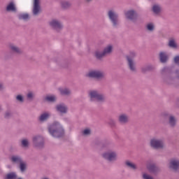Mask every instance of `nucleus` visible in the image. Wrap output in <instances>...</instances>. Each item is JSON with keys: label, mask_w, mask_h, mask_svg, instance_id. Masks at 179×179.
<instances>
[{"label": "nucleus", "mask_w": 179, "mask_h": 179, "mask_svg": "<svg viewBox=\"0 0 179 179\" xmlns=\"http://www.w3.org/2000/svg\"><path fill=\"white\" fill-rule=\"evenodd\" d=\"M148 1H154V0H148Z\"/></svg>", "instance_id": "nucleus-49"}, {"label": "nucleus", "mask_w": 179, "mask_h": 179, "mask_svg": "<svg viewBox=\"0 0 179 179\" xmlns=\"http://www.w3.org/2000/svg\"><path fill=\"white\" fill-rule=\"evenodd\" d=\"M9 48L12 54H15V55H22L23 54V50L13 43L9 45Z\"/></svg>", "instance_id": "nucleus-19"}, {"label": "nucleus", "mask_w": 179, "mask_h": 179, "mask_svg": "<svg viewBox=\"0 0 179 179\" xmlns=\"http://www.w3.org/2000/svg\"><path fill=\"white\" fill-rule=\"evenodd\" d=\"M49 26L52 30H54L56 33H60L64 29V24H62V22L58 19H52L50 20L49 22Z\"/></svg>", "instance_id": "nucleus-9"}, {"label": "nucleus", "mask_w": 179, "mask_h": 179, "mask_svg": "<svg viewBox=\"0 0 179 179\" xmlns=\"http://www.w3.org/2000/svg\"><path fill=\"white\" fill-rule=\"evenodd\" d=\"M107 16L115 29H117L120 26V16L115 10L110 9L107 12Z\"/></svg>", "instance_id": "nucleus-6"}, {"label": "nucleus", "mask_w": 179, "mask_h": 179, "mask_svg": "<svg viewBox=\"0 0 179 179\" xmlns=\"http://www.w3.org/2000/svg\"><path fill=\"white\" fill-rule=\"evenodd\" d=\"M61 96H71V90L69 88H59Z\"/></svg>", "instance_id": "nucleus-33"}, {"label": "nucleus", "mask_w": 179, "mask_h": 179, "mask_svg": "<svg viewBox=\"0 0 179 179\" xmlns=\"http://www.w3.org/2000/svg\"><path fill=\"white\" fill-rule=\"evenodd\" d=\"M2 111V105L0 104V112Z\"/></svg>", "instance_id": "nucleus-47"}, {"label": "nucleus", "mask_w": 179, "mask_h": 179, "mask_svg": "<svg viewBox=\"0 0 179 179\" xmlns=\"http://www.w3.org/2000/svg\"><path fill=\"white\" fill-rule=\"evenodd\" d=\"M54 62L60 68H68L69 66V62L66 59H62L61 57H57L54 59Z\"/></svg>", "instance_id": "nucleus-18"}, {"label": "nucleus", "mask_w": 179, "mask_h": 179, "mask_svg": "<svg viewBox=\"0 0 179 179\" xmlns=\"http://www.w3.org/2000/svg\"><path fill=\"white\" fill-rule=\"evenodd\" d=\"M173 61L175 64H177V65H179V55L176 56L173 59Z\"/></svg>", "instance_id": "nucleus-44"}, {"label": "nucleus", "mask_w": 179, "mask_h": 179, "mask_svg": "<svg viewBox=\"0 0 179 179\" xmlns=\"http://www.w3.org/2000/svg\"><path fill=\"white\" fill-rule=\"evenodd\" d=\"M104 143H105V141L103 140H100V139L95 140V145H96L97 146H101L102 148H106V146L108 145V142H106V145Z\"/></svg>", "instance_id": "nucleus-35"}, {"label": "nucleus", "mask_w": 179, "mask_h": 179, "mask_svg": "<svg viewBox=\"0 0 179 179\" xmlns=\"http://www.w3.org/2000/svg\"><path fill=\"white\" fill-rule=\"evenodd\" d=\"M118 122L121 125H127L129 122V116L125 113H122L118 116Z\"/></svg>", "instance_id": "nucleus-21"}, {"label": "nucleus", "mask_w": 179, "mask_h": 179, "mask_svg": "<svg viewBox=\"0 0 179 179\" xmlns=\"http://www.w3.org/2000/svg\"><path fill=\"white\" fill-rule=\"evenodd\" d=\"M147 169L150 173V174H153L154 176H157L160 171H162V169H160V167L157 166L156 164H150L147 166Z\"/></svg>", "instance_id": "nucleus-16"}, {"label": "nucleus", "mask_w": 179, "mask_h": 179, "mask_svg": "<svg viewBox=\"0 0 179 179\" xmlns=\"http://www.w3.org/2000/svg\"><path fill=\"white\" fill-rule=\"evenodd\" d=\"M50 117H51V113L50 112H45L39 116L38 120L40 122H45V121L50 120Z\"/></svg>", "instance_id": "nucleus-25"}, {"label": "nucleus", "mask_w": 179, "mask_h": 179, "mask_svg": "<svg viewBox=\"0 0 179 179\" xmlns=\"http://www.w3.org/2000/svg\"><path fill=\"white\" fill-rule=\"evenodd\" d=\"M33 143L38 149H43L44 148V138L41 136H36L33 138Z\"/></svg>", "instance_id": "nucleus-15"}, {"label": "nucleus", "mask_w": 179, "mask_h": 179, "mask_svg": "<svg viewBox=\"0 0 179 179\" xmlns=\"http://www.w3.org/2000/svg\"><path fill=\"white\" fill-rule=\"evenodd\" d=\"M168 46L169 48H173V50H177V48H178V45L177 44V42L174 38H169Z\"/></svg>", "instance_id": "nucleus-27"}, {"label": "nucleus", "mask_w": 179, "mask_h": 179, "mask_svg": "<svg viewBox=\"0 0 179 179\" xmlns=\"http://www.w3.org/2000/svg\"><path fill=\"white\" fill-rule=\"evenodd\" d=\"M88 96L90 97V101L96 103H99V104H103V103H106L107 100V97L103 93H100L97 90H92L89 91Z\"/></svg>", "instance_id": "nucleus-3"}, {"label": "nucleus", "mask_w": 179, "mask_h": 179, "mask_svg": "<svg viewBox=\"0 0 179 179\" xmlns=\"http://www.w3.org/2000/svg\"><path fill=\"white\" fill-rule=\"evenodd\" d=\"M108 124L110 126V128H115L117 127V122L113 118L108 120Z\"/></svg>", "instance_id": "nucleus-38"}, {"label": "nucleus", "mask_w": 179, "mask_h": 179, "mask_svg": "<svg viewBox=\"0 0 179 179\" xmlns=\"http://www.w3.org/2000/svg\"><path fill=\"white\" fill-rule=\"evenodd\" d=\"M21 145L22 148H29V140L27 138L21 141Z\"/></svg>", "instance_id": "nucleus-39"}, {"label": "nucleus", "mask_w": 179, "mask_h": 179, "mask_svg": "<svg viewBox=\"0 0 179 179\" xmlns=\"http://www.w3.org/2000/svg\"><path fill=\"white\" fill-rule=\"evenodd\" d=\"M57 99L55 96H48L45 97V101H48V103H55Z\"/></svg>", "instance_id": "nucleus-37"}, {"label": "nucleus", "mask_w": 179, "mask_h": 179, "mask_svg": "<svg viewBox=\"0 0 179 179\" xmlns=\"http://www.w3.org/2000/svg\"><path fill=\"white\" fill-rule=\"evenodd\" d=\"M6 12H12L13 13H16L17 12V8H16V4L15 1L9 2L6 8Z\"/></svg>", "instance_id": "nucleus-23"}, {"label": "nucleus", "mask_w": 179, "mask_h": 179, "mask_svg": "<svg viewBox=\"0 0 179 179\" xmlns=\"http://www.w3.org/2000/svg\"><path fill=\"white\" fill-rule=\"evenodd\" d=\"M125 17L127 20H130L133 23L138 21V13L135 10H129L125 13Z\"/></svg>", "instance_id": "nucleus-13"}, {"label": "nucleus", "mask_w": 179, "mask_h": 179, "mask_svg": "<svg viewBox=\"0 0 179 179\" xmlns=\"http://www.w3.org/2000/svg\"><path fill=\"white\" fill-rule=\"evenodd\" d=\"M175 74H176V78H178V79H179V70H176Z\"/></svg>", "instance_id": "nucleus-46"}, {"label": "nucleus", "mask_w": 179, "mask_h": 179, "mask_svg": "<svg viewBox=\"0 0 179 179\" xmlns=\"http://www.w3.org/2000/svg\"><path fill=\"white\" fill-rule=\"evenodd\" d=\"M48 131L52 136L57 139L64 138L65 136V129L62 124L58 121H55L48 126Z\"/></svg>", "instance_id": "nucleus-1"}, {"label": "nucleus", "mask_w": 179, "mask_h": 179, "mask_svg": "<svg viewBox=\"0 0 179 179\" xmlns=\"http://www.w3.org/2000/svg\"><path fill=\"white\" fill-rule=\"evenodd\" d=\"M5 90V86L3 85V83H0V92H3Z\"/></svg>", "instance_id": "nucleus-45"}, {"label": "nucleus", "mask_w": 179, "mask_h": 179, "mask_svg": "<svg viewBox=\"0 0 179 179\" xmlns=\"http://www.w3.org/2000/svg\"><path fill=\"white\" fill-rule=\"evenodd\" d=\"M135 57H136V53H135V52H131L129 55H126L127 66L129 71L133 73H136V72H138L136 62H135Z\"/></svg>", "instance_id": "nucleus-5"}, {"label": "nucleus", "mask_w": 179, "mask_h": 179, "mask_svg": "<svg viewBox=\"0 0 179 179\" xmlns=\"http://www.w3.org/2000/svg\"><path fill=\"white\" fill-rule=\"evenodd\" d=\"M17 173L15 171H12L6 174L3 179H17Z\"/></svg>", "instance_id": "nucleus-31"}, {"label": "nucleus", "mask_w": 179, "mask_h": 179, "mask_svg": "<svg viewBox=\"0 0 179 179\" xmlns=\"http://www.w3.org/2000/svg\"><path fill=\"white\" fill-rule=\"evenodd\" d=\"M60 5L63 10H68V9H71V7L72 6V3H71V1L64 0L61 1Z\"/></svg>", "instance_id": "nucleus-26"}, {"label": "nucleus", "mask_w": 179, "mask_h": 179, "mask_svg": "<svg viewBox=\"0 0 179 179\" xmlns=\"http://www.w3.org/2000/svg\"><path fill=\"white\" fill-rule=\"evenodd\" d=\"M143 179H154L153 177L150 176V175H148L146 173H144L143 175Z\"/></svg>", "instance_id": "nucleus-43"}, {"label": "nucleus", "mask_w": 179, "mask_h": 179, "mask_svg": "<svg viewBox=\"0 0 179 179\" xmlns=\"http://www.w3.org/2000/svg\"><path fill=\"white\" fill-rule=\"evenodd\" d=\"M10 161L13 164H20L23 161V158L20 155H13L10 157Z\"/></svg>", "instance_id": "nucleus-24"}, {"label": "nucleus", "mask_w": 179, "mask_h": 179, "mask_svg": "<svg viewBox=\"0 0 179 179\" xmlns=\"http://www.w3.org/2000/svg\"><path fill=\"white\" fill-rule=\"evenodd\" d=\"M86 77L97 80H103V79H106V73L101 70H91L86 74Z\"/></svg>", "instance_id": "nucleus-7"}, {"label": "nucleus", "mask_w": 179, "mask_h": 179, "mask_svg": "<svg viewBox=\"0 0 179 179\" xmlns=\"http://www.w3.org/2000/svg\"><path fill=\"white\" fill-rule=\"evenodd\" d=\"M102 157L106 160L108 163H115L118 160V155L117 152L113 150L106 151L102 154Z\"/></svg>", "instance_id": "nucleus-8"}, {"label": "nucleus", "mask_w": 179, "mask_h": 179, "mask_svg": "<svg viewBox=\"0 0 179 179\" xmlns=\"http://www.w3.org/2000/svg\"><path fill=\"white\" fill-rule=\"evenodd\" d=\"M152 11L155 15H160L162 13V6L160 4H154L152 7Z\"/></svg>", "instance_id": "nucleus-30"}, {"label": "nucleus", "mask_w": 179, "mask_h": 179, "mask_svg": "<svg viewBox=\"0 0 179 179\" xmlns=\"http://www.w3.org/2000/svg\"><path fill=\"white\" fill-rule=\"evenodd\" d=\"M169 169L173 173H179V159L177 157L171 158L169 160Z\"/></svg>", "instance_id": "nucleus-12"}, {"label": "nucleus", "mask_w": 179, "mask_h": 179, "mask_svg": "<svg viewBox=\"0 0 179 179\" xmlns=\"http://www.w3.org/2000/svg\"><path fill=\"white\" fill-rule=\"evenodd\" d=\"M162 75H163V81L166 85L178 87V84L176 82V76L174 75V73L170 72V69L164 67L162 70Z\"/></svg>", "instance_id": "nucleus-2"}, {"label": "nucleus", "mask_w": 179, "mask_h": 179, "mask_svg": "<svg viewBox=\"0 0 179 179\" xmlns=\"http://www.w3.org/2000/svg\"><path fill=\"white\" fill-rule=\"evenodd\" d=\"M163 118H168V122L171 128L176 127L177 125V118L173 114H170L169 112H164L162 113Z\"/></svg>", "instance_id": "nucleus-11"}, {"label": "nucleus", "mask_w": 179, "mask_h": 179, "mask_svg": "<svg viewBox=\"0 0 179 179\" xmlns=\"http://www.w3.org/2000/svg\"><path fill=\"white\" fill-rule=\"evenodd\" d=\"M155 69H156V67L155 66V65L152 64H147L141 68V73L145 75L148 73V72H153Z\"/></svg>", "instance_id": "nucleus-20"}, {"label": "nucleus", "mask_w": 179, "mask_h": 179, "mask_svg": "<svg viewBox=\"0 0 179 179\" xmlns=\"http://www.w3.org/2000/svg\"><path fill=\"white\" fill-rule=\"evenodd\" d=\"M113 47L112 45H108L101 51L99 49L94 51V57L97 61H103V58L107 57V55H111L113 53Z\"/></svg>", "instance_id": "nucleus-4"}, {"label": "nucleus", "mask_w": 179, "mask_h": 179, "mask_svg": "<svg viewBox=\"0 0 179 179\" xmlns=\"http://www.w3.org/2000/svg\"><path fill=\"white\" fill-rule=\"evenodd\" d=\"M158 58L161 64H167L169 59H170V55H169V53L166 51H161L159 53Z\"/></svg>", "instance_id": "nucleus-17"}, {"label": "nucleus", "mask_w": 179, "mask_h": 179, "mask_svg": "<svg viewBox=\"0 0 179 179\" xmlns=\"http://www.w3.org/2000/svg\"><path fill=\"white\" fill-rule=\"evenodd\" d=\"M150 146L152 148V149H164V141L154 137L150 141Z\"/></svg>", "instance_id": "nucleus-10"}, {"label": "nucleus", "mask_w": 179, "mask_h": 179, "mask_svg": "<svg viewBox=\"0 0 179 179\" xmlns=\"http://www.w3.org/2000/svg\"><path fill=\"white\" fill-rule=\"evenodd\" d=\"M18 164L21 173H24V171L27 170V164H26V162H24V161H22L20 164Z\"/></svg>", "instance_id": "nucleus-34"}, {"label": "nucleus", "mask_w": 179, "mask_h": 179, "mask_svg": "<svg viewBox=\"0 0 179 179\" xmlns=\"http://www.w3.org/2000/svg\"><path fill=\"white\" fill-rule=\"evenodd\" d=\"M19 20H24V22H29L30 20V15L27 13H20L17 15Z\"/></svg>", "instance_id": "nucleus-28"}, {"label": "nucleus", "mask_w": 179, "mask_h": 179, "mask_svg": "<svg viewBox=\"0 0 179 179\" xmlns=\"http://www.w3.org/2000/svg\"><path fill=\"white\" fill-rule=\"evenodd\" d=\"M83 135L84 136H89L90 135H92V130L90 129H85L83 131Z\"/></svg>", "instance_id": "nucleus-40"}, {"label": "nucleus", "mask_w": 179, "mask_h": 179, "mask_svg": "<svg viewBox=\"0 0 179 179\" xmlns=\"http://www.w3.org/2000/svg\"><path fill=\"white\" fill-rule=\"evenodd\" d=\"M15 99L17 101H19L20 103H24V98L20 94L17 95Z\"/></svg>", "instance_id": "nucleus-41"}, {"label": "nucleus", "mask_w": 179, "mask_h": 179, "mask_svg": "<svg viewBox=\"0 0 179 179\" xmlns=\"http://www.w3.org/2000/svg\"><path fill=\"white\" fill-rule=\"evenodd\" d=\"M3 117L5 120H10V118H13V110L12 109H8L5 111Z\"/></svg>", "instance_id": "nucleus-32"}, {"label": "nucleus", "mask_w": 179, "mask_h": 179, "mask_svg": "<svg viewBox=\"0 0 179 179\" xmlns=\"http://www.w3.org/2000/svg\"><path fill=\"white\" fill-rule=\"evenodd\" d=\"M41 13V6L40 5V0H33L32 15L34 16H38Z\"/></svg>", "instance_id": "nucleus-14"}, {"label": "nucleus", "mask_w": 179, "mask_h": 179, "mask_svg": "<svg viewBox=\"0 0 179 179\" xmlns=\"http://www.w3.org/2000/svg\"><path fill=\"white\" fill-rule=\"evenodd\" d=\"M147 29L149 31H153V30H155V25H153L152 23H150L147 25Z\"/></svg>", "instance_id": "nucleus-42"}, {"label": "nucleus", "mask_w": 179, "mask_h": 179, "mask_svg": "<svg viewBox=\"0 0 179 179\" xmlns=\"http://www.w3.org/2000/svg\"><path fill=\"white\" fill-rule=\"evenodd\" d=\"M56 111L60 113V114H66L68 113V106L64 103H59L56 106Z\"/></svg>", "instance_id": "nucleus-22"}, {"label": "nucleus", "mask_w": 179, "mask_h": 179, "mask_svg": "<svg viewBox=\"0 0 179 179\" xmlns=\"http://www.w3.org/2000/svg\"><path fill=\"white\" fill-rule=\"evenodd\" d=\"M86 1V2H92V1H93V0H85Z\"/></svg>", "instance_id": "nucleus-48"}, {"label": "nucleus", "mask_w": 179, "mask_h": 179, "mask_svg": "<svg viewBox=\"0 0 179 179\" xmlns=\"http://www.w3.org/2000/svg\"><path fill=\"white\" fill-rule=\"evenodd\" d=\"M34 97H36V94L31 91H29L27 94V100H28V101H33Z\"/></svg>", "instance_id": "nucleus-36"}, {"label": "nucleus", "mask_w": 179, "mask_h": 179, "mask_svg": "<svg viewBox=\"0 0 179 179\" xmlns=\"http://www.w3.org/2000/svg\"><path fill=\"white\" fill-rule=\"evenodd\" d=\"M124 166L125 167H127V169H130L131 170H137L138 166H136V164H135L134 162L129 161V160H126L124 162Z\"/></svg>", "instance_id": "nucleus-29"}]
</instances>
